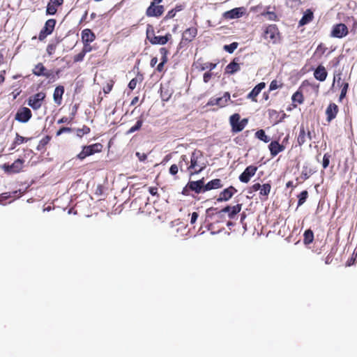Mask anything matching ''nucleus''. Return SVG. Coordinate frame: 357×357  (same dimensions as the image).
Masks as SVG:
<instances>
[{"label":"nucleus","instance_id":"obj_1","mask_svg":"<svg viewBox=\"0 0 357 357\" xmlns=\"http://www.w3.org/2000/svg\"><path fill=\"white\" fill-rule=\"evenodd\" d=\"M202 157V153L199 150H195L192 153L190 156V165L187 167L188 170L192 169H195V172H192L191 174H199L206 167V165L204 163L201 165L199 162V159H201Z\"/></svg>","mask_w":357,"mask_h":357},{"label":"nucleus","instance_id":"obj_2","mask_svg":"<svg viewBox=\"0 0 357 357\" xmlns=\"http://www.w3.org/2000/svg\"><path fill=\"white\" fill-rule=\"evenodd\" d=\"M240 119L241 116L238 114H234L230 116L229 122L233 132H239L247 126L248 123V119Z\"/></svg>","mask_w":357,"mask_h":357},{"label":"nucleus","instance_id":"obj_3","mask_svg":"<svg viewBox=\"0 0 357 357\" xmlns=\"http://www.w3.org/2000/svg\"><path fill=\"white\" fill-rule=\"evenodd\" d=\"M102 145L100 143L93 144L89 146H84L82 151L77 155L79 160H84L86 157L93 155L96 153L100 152Z\"/></svg>","mask_w":357,"mask_h":357},{"label":"nucleus","instance_id":"obj_4","mask_svg":"<svg viewBox=\"0 0 357 357\" xmlns=\"http://www.w3.org/2000/svg\"><path fill=\"white\" fill-rule=\"evenodd\" d=\"M45 98V93L43 92H39L29 98L28 105L33 109H38L43 103V100Z\"/></svg>","mask_w":357,"mask_h":357},{"label":"nucleus","instance_id":"obj_5","mask_svg":"<svg viewBox=\"0 0 357 357\" xmlns=\"http://www.w3.org/2000/svg\"><path fill=\"white\" fill-rule=\"evenodd\" d=\"M24 160L23 159H17L11 165L4 164L2 166V169L7 173L15 174L19 173L22 169Z\"/></svg>","mask_w":357,"mask_h":357},{"label":"nucleus","instance_id":"obj_6","mask_svg":"<svg viewBox=\"0 0 357 357\" xmlns=\"http://www.w3.org/2000/svg\"><path fill=\"white\" fill-rule=\"evenodd\" d=\"M32 114L28 107H20L15 114V119L21 123H26L31 118Z\"/></svg>","mask_w":357,"mask_h":357},{"label":"nucleus","instance_id":"obj_7","mask_svg":"<svg viewBox=\"0 0 357 357\" xmlns=\"http://www.w3.org/2000/svg\"><path fill=\"white\" fill-rule=\"evenodd\" d=\"M188 188L190 189L191 191L195 192L196 194L205 192V181L204 178H202L198 181H190L188 183Z\"/></svg>","mask_w":357,"mask_h":357},{"label":"nucleus","instance_id":"obj_8","mask_svg":"<svg viewBox=\"0 0 357 357\" xmlns=\"http://www.w3.org/2000/svg\"><path fill=\"white\" fill-rule=\"evenodd\" d=\"M197 29L195 27H190L187 29L182 35L181 41L179 43L180 48L182 47V45L185 43L191 42L197 36Z\"/></svg>","mask_w":357,"mask_h":357},{"label":"nucleus","instance_id":"obj_9","mask_svg":"<svg viewBox=\"0 0 357 357\" xmlns=\"http://www.w3.org/2000/svg\"><path fill=\"white\" fill-rule=\"evenodd\" d=\"M257 170V167L254 165H250L247 167L239 176V180L242 183H248L250 180V178L255 174Z\"/></svg>","mask_w":357,"mask_h":357},{"label":"nucleus","instance_id":"obj_10","mask_svg":"<svg viewBox=\"0 0 357 357\" xmlns=\"http://www.w3.org/2000/svg\"><path fill=\"white\" fill-rule=\"evenodd\" d=\"M163 12V6H156L155 2H151V5L146 9V15L148 17H159L162 15Z\"/></svg>","mask_w":357,"mask_h":357},{"label":"nucleus","instance_id":"obj_11","mask_svg":"<svg viewBox=\"0 0 357 357\" xmlns=\"http://www.w3.org/2000/svg\"><path fill=\"white\" fill-rule=\"evenodd\" d=\"M348 33V29L344 24H338L333 26L331 36L335 38H341Z\"/></svg>","mask_w":357,"mask_h":357},{"label":"nucleus","instance_id":"obj_12","mask_svg":"<svg viewBox=\"0 0 357 357\" xmlns=\"http://www.w3.org/2000/svg\"><path fill=\"white\" fill-rule=\"evenodd\" d=\"M278 33V29L276 25H269L264 31V38L266 39H270L273 43H275Z\"/></svg>","mask_w":357,"mask_h":357},{"label":"nucleus","instance_id":"obj_13","mask_svg":"<svg viewBox=\"0 0 357 357\" xmlns=\"http://www.w3.org/2000/svg\"><path fill=\"white\" fill-rule=\"evenodd\" d=\"M236 191L237 190L234 187L229 186L220 192L219 197L217 199V201L218 202L228 201L231 198V197Z\"/></svg>","mask_w":357,"mask_h":357},{"label":"nucleus","instance_id":"obj_14","mask_svg":"<svg viewBox=\"0 0 357 357\" xmlns=\"http://www.w3.org/2000/svg\"><path fill=\"white\" fill-rule=\"evenodd\" d=\"M241 70L238 58H234L225 68V73L234 75Z\"/></svg>","mask_w":357,"mask_h":357},{"label":"nucleus","instance_id":"obj_15","mask_svg":"<svg viewBox=\"0 0 357 357\" xmlns=\"http://www.w3.org/2000/svg\"><path fill=\"white\" fill-rule=\"evenodd\" d=\"M338 107L335 103L331 102L326 109V121L329 123L333 120L338 112Z\"/></svg>","mask_w":357,"mask_h":357},{"label":"nucleus","instance_id":"obj_16","mask_svg":"<svg viewBox=\"0 0 357 357\" xmlns=\"http://www.w3.org/2000/svg\"><path fill=\"white\" fill-rule=\"evenodd\" d=\"M63 0H50L47 6L46 14L53 15L56 13L57 7L63 4Z\"/></svg>","mask_w":357,"mask_h":357},{"label":"nucleus","instance_id":"obj_17","mask_svg":"<svg viewBox=\"0 0 357 357\" xmlns=\"http://www.w3.org/2000/svg\"><path fill=\"white\" fill-rule=\"evenodd\" d=\"M268 149L272 157L276 156L279 153L284 150V146L280 144L278 141H273L268 145Z\"/></svg>","mask_w":357,"mask_h":357},{"label":"nucleus","instance_id":"obj_18","mask_svg":"<svg viewBox=\"0 0 357 357\" xmlns=\"http://www.w3.org/2000/svg\"><path fill=\"white\" fill-rule=\"evenodd\" d=\"M328 73L324 66L319 65L314 72V76L316 79L324 82L327 77Z\"/></svg>","mask_w":357,"mask_h":357},{"label":"nucleus","instance_id":"obj_19","mask_svg":"<svg viewBox=\"0 0 357 357\" xmlns=\"http://www.w3.org/2000/svg\"><path fill=\"white\" fill-rule=\"evenodd\" d=\"M243 8H235L224 13V17L226 19H236L242 16L243 13Z\"/></svg>","mask_w":357,"mask_h":357},{"label":"nucleus","instance_id":"obj_20","mask_svg":"<svg viewBox=\"0 0 357 357\" xmlns=\"http://www.w3.org/2000/svg\"><path fill=\"white\" fill-rule=\"evenodd\" d=\"M171 38L172 35L170 33H167L164 36H153L149 41L153 45H165Z\"/></svg>","mask_w":357,"mask_h":357},{"label":"nucleus","instance_id":"obj_21","mask_svg":"<svg viewBox=\"0 0 357 357\" xmlns=\"http://www.w3.org/2000/svg\"><path fill=\"white\" fill-rule=\"evenodd\" d=\"M266 84L264 82H260L256 85L252 90L248 93V98L251 99L252 101H257L255 98L259 95L263 89H264Z\"/></svg>","mask_w":357,"mask_h":357},{"label":"nucleus","instance_id":"obj_22","mask_svg":"<svg viewBox=\"0 0 357 357\" xmlns=\"http://www.w3.org/2000/svg\"><path fill=\"white\" fill-rule=\"evenodd\" d=\"M95 38V34L91 29H85L82 31V40L83 43H91Z\"/></svg>","mask_w":357,"mask_h":357},{"label":"nucleus","instance_id":"obj_23","mask_svg":"<svg viewBox=\"0 0 357 357\" xmlns=\"http://www.w3.org/2000/svg\"><path fill=\"white\" fill-rule=\"evenodd\" d=\"M64 93V87L63 86H58L55 88L53 98L54 101L57 105H61L62 100V96Z\"/></svg>","mask_w":357,"mask_h":357},{"label":"nucleus","instance_id":"obj_24","mask_svg":"<svg viewBox=\"0 0 357 357\" xmlns=\"http://www.w3.org/2000/svg\"><path fill=\"white\" fill-rule=\"evenodd\" d=\"M222 187V181L220 178H215L207 183H205V190L208 191L211 190L218 189Z\"/></svg>","mask_w":357,"mask_h":357},{"label":"nucleus","instance_id":"obj_25","mask_svg":"<svg viewBox=\"0 0 357 357\" xmlns=\"http://www.w3.org/2000/svg\"><path fill=\"white\" fill-rule=\"evenodd\" d=\"M313 18V13L310 10H307L301 20L299 21L300 25H305L312 21Z\"/></svg>","mask_w":357,"mask_h":357},{"label":"nucleus","instance_id":"obj_26","mask_svg":"<svg viewBox=\"0 0 357 357\" xmlns=\"http://www.w3.org/2000/svg\"><path fill=\"white\" fill-rule=\"evenodd\" d=\"M307 135L303 125L300 126L299 134L297 138V142L299 146H302L306 142Z\"/></svg>","mask_w":357,"mask_h":357},{"label":"nucleus","instance_id":"obj_27","mask_svg":"<svg viewBox=\"0 0 357 357\" xmlns=\"http://www.w3.org/2000/svg\"><path fill=\"white\" fill-rule=\"evenodd\" d=\"M47 70L46 68L43 65L42 63H39L35 66L33 69L32 70V73L33 75L36 76H43Z\"/></svg>","mask_w":357,"mask_h":357},{"label":"nucleus","instance_id":"obj_28","mask_svg":"<svg viewBox=\"0 0 357 357\" xmlns=\"http://www.w3.org/2000/svg\"><path fill=\"white\" fill-rule=\"evenodd\" d=\"M55 25L56 20L54 19H50L46 21L43 29H44V31H47V33H52L54 31Z\"/></svg>","mask_w":357,"mask_h":357},{"label":"nucleus","instance_id":"obj_29","mask_svg":"<svg viewBox=\"0 0 357 357\" xmlns=\"http://www.w3.org/2000/svg\"><path fill=\"white\" fill-rule=\"evenodd\" d=\"M303 237H304L303 243L305 245H308V244L312 243V241L314 240V233L310 229H308L305 231Z\"/></svg>","mask_w":357,"mask_h":357},{"label":"nucleus","instance_id":"obj_30","mask_svg":"<svg viewBox=\"0 0 357 357\" xmlns=\"http://www.w3.org/2000/svg\"><path fill=\"white\" fill-rule=\"evenodd\" d=\"M172 95V91L167 88L161 86L160 88V97L162 101H168Z\"/></svg>","mask_w":357,"mask_h":357},{"label":"nucleus","instance_id":"obj_31","mask_svg":"<svg viewBox=\"0 0 357 357\" xmlns=\"http://www.w3.org/2000/svg\"><path fill=\"white\" fill-rule=\"evenodd\" d=\"M19 192V195L17 197H19L21 195V192L20 190H15L13 192H4L0 195V204H3V201L8 199V198L11 197H15L16 195Z\"/></svg>","mask_w":357,"mask_h":357},{"label":"nucleus","instance_id":"obj_32","mask_svg":"<svg viewBox=\"0 0 357 357\" xmlns=\"http://www.w3.org/2000/svg\"><path fill=\"white\" fill-rule=\"evenodd\" d=\"M314 171L310 168L307 165H305L303 167V169L301 172V178L305 181L309 178V177L313 174Z\"/></svg>","mask_w":357,"mask_h":357},{"label":"nucleus","instance_id":"obj_33","mask_svg":"<svg viewBox=\"0 0 357 357\" xmlns=\"http://www.w3.org/2000/svg\"><path fill=\"white\" fill-rule=\"evenodd\" d=\"M242 204H238L236 206H231V210L229 211V213L228 214V217L230 219L234 218V217L241 211Z\"/></svg>","mask_w":357,"mask_h":357},{"label":"nucleus","instance_id":"obj_34","mask_svg":"<svg viewBox=\"0 0 357 357\" xmlns=\"http://www.w3.org/2000/svg\"><path fill=\"white\" fill-rule=\"evenodd\" d=\"M222 98H211L208 103L207 105L208 106H213V105H218L220 107L225 106V102H222Z\"/></svg>","mask_w":357,"mask_h":357},{"label":"nucleus","instance_id":"obj_35","mask_svg":"<svg viewBox=\"0 0 357 357\" xmlns=\"http://www.w3.org/2000/svg\"><path fill=\"white\" fill-rule=\"evenodd\" d=\"M255 137L265 143H267L270 141V137L266 135L264 130H257L255 132Z\"/></svg>","mask_w":357,"mask_h":357},{"label":"nucleus","instance_id":"obj_36","mask_svg":"<svg viewBox=\"0 0 357 357\" xmlns=\"http://www.w3.org/2000/svg\"><path fill=\"white\" fill-rule=\"evenodd\" d=\"M142 123H143V120L140 118L139 119L137 120V121L136 122V123L132 126L127 132H126V134L127 135H130L137 130H139L142 126Z\"/></svg>","mask_w":357,"mask_h":357},{"label":"nucleus","instance_id":"obj_37","mask_svg":"<svg viewBox=\"0 0 357 357\" xmlns=\"http://www.w3.org/2000/svg\"><path fill=\"white\" fill-rule=\"evenodd\" d=\"M291 100H292V102H297L298 104H302L303 102V96L302 94V93L299 91H297L296 92H295L292 97H291Z\"/></svg>","mask_w":357,"mask_h":357},{"label":"nucleus","instance_id":"obj_38","mask_svg":"<svg viewBox=\"0 0 357 357\" xmlns=\"http://www.w3.org/2000/svg\"><path fill=\"white\" fill-rule=\"evenodd\" d=\"M341 93L339 97V101L341 102L342 99H344L346 97L347 90L349 89V83L348 82H342L340 85Z\"/></svg>","mask_w":357,"mask_h":357},{"label":"nucleus","instance_id":"obj_39","mask_svg":"<svg viewBox=\"0 0 357 357\" xmlns=\"http://www.w3.org/2000/svg\"><path fill=\"white\" fill-rule=\"evenodd\" d=\"M51 137L49 135L44 137L38 143L37 146V150L41 151L45 146L50 142Z\"/></svg>","mask_w":357,"mask_h":357},{"label":"nucleus","instance_id":"obj_40","mask_svg":"<svg viewBox=\"0 0 357 357\" xmlns=\"http://www.w3.org/2000/svg\"><path fill=\"white\" fill-rule=\"evenodd\" d=\"M308 197V192L307 190H303L298 195V206H300L301 205H303L307 198Z\"/></svg>","mask_w":357,"mask_h":357},{"label":"nucleus","instance_id":"obj_41","mask_svg":"<svg viewBox=\"0 0 357 357\" xmlns=\"http://www.w3.org/2000/svg\"><path fill=\"white\" fill-rule=\"evenodd\" d=\"M238 43L237 42H233L229 45H225L223 47L224 50L229 54H232L235 50L238 47Z\"/></svg>","mask_w":357,"mask_h":357},{"label":"nucleus","instance_id":"obj_42","mask_svg":"<svg viewBox=\"0 0 357 357\" xmlns=\"http://www.w3.org/2000/svg\"><path fill=\"white\" fill-rule=\"evenodd\" d=\"M188 157L185 155H181V160H180L179 164H178L181 171H182V172L185 171L184 167H185L187 169V167H188Z\"/></svg>","mask_w":357,"mask_h":357},{"label":"nucleus","instance_id":"obj_43","mask_svg":"<svg viewBox=\"0 0 357 357\" xmlns=\"http://www.w3.org/2000/svg\"><path fill=\"white\" fill-rule=\"evenodd\" d=\"M271 186L269 183H265L261 185L259 194L263 196H268L270 193Z\"/></svg>","mask_w":357,"mask_h":357},{"label":"nucleus","instance_id":"obj_44","mask_svg":"<svg viewBox=\"0 0 357 357\" xmlns=\"http://www.w3.org/2000/svg\"><path fill=\"white\" fill-rule=\"evenodd\" d=\"M90 132V128L84 126L82 128H77L76 130V135L79 137H82L84 135L88 134Z\"/></svg>","mask_w":357,"mask_h":357},{"label":"nucleus","instance_id":"obj_45","mask_svg":"<svg viewBox=\"0 0 357 357\" xmlns=\"http://www.w3.org/2000/svg\"><path fill=\"white\" fill-rule=\"evenodd\" d=\"M160 52L162 55L161 62L166 63L167 62V54L168 51L166 48L162 47L160 49Z\"/></svg>","mask_w":357,"mask_h":357},{"label":"nucleus","instance_id":"obj_46","mask_svg":"<svg viewBox=\"0 0 357 357\" xmlns=\"http://www.w3.org/2000/svg\"><path fill=\"white\" fill-rule=\"evenodd\" d=\"M27 140H28V139H26L22 136H20L18 133H16V137L13 142V144L19 145L24 142H26Z\"/></svg>","mask_w":357,"mask_h":357},{"label":"nucleus","instance_id":"obj_47","mask_svg":"<svg viewBox=\"0 0 357 357\" xmlns=\"http://www.w3.org/2000/svg\"><path fill=\"white\" fill-rule=\"evenodd\" d=\"M43 77L50 79V82H54L56 79V75L52 70H46Z\"/></svg>","mask_w":357,"mask_h":357},{"label":"nucleus","instance_id":"obj_48","mask_svg":"<svg viewBox=\"0 0 357 357\" xmlns=\"http://www.w3.org/2000/svg\"><path fill=\"white\" fill-rule=\"evenodd\" d=\"M216 63L207 62L203 64L201 69L202 70H205L207 69H208L209 70H212L216 67Z\"/></svg>","mask_w":357,"mask_h":357},{"label":"nucleus","instance_id":"obj_49","mask_svg":"<svg viewBox=\"0 0 357 357\" xmlns=\"http://www.w3.org/2000/svg\"><path fill=\"white\" fill-rule=\"evenodd\" d=\"M331 155L325 153L323 157L322 166L324 169L327 168L330 163Z\"/></svg>","mask_w":357,"mask_h":357},{"label":"nucleus","instance_id":"obj_50","mask_svg":"<svg viewBox=\"0 0 357 357\" xmlns=\"http://www.w3.org/2000/svg\"><path fill=\"white\" fill-rule=\"evenodd\" d=\"M155 36L153 26L148 24L146 28V38L149 40L150 38Z\"/></svg>","mask_w":357,"mask_h":357},{"label":"nucleus","instance_id":"obj_51","mask_svg":"<svg viewBox=\"0 0 357 357\" xmlns=\"http://www.w3.org/2000/svg\"><path fill=\"white\" fill-rule=\"evenodd\" d=\"M356 256H357V251L356 252V250H355L353 252L351 258H350L349 259L347 260V261L346 263V266H350L353 265L355 262Z\"/></svg>","mask_w":357,"mask_h":357},{"label":"nucleus","instance_id":"obj_52","mask_svg":"<svg viewBox=\"0 0 357 357\" xmlns=\"http://www.w3.org/2000/svg\"><path fill=\"white\" fill-rule=\"evenodd\" d=\"M341 80V73L335 74L333 77V82L332 86H333L335 83L337 82V85L340 86L341 84L343 82Z\"/></svg>","mask_w":357,"mask_h":357},{"label":"nucleus","instance_id":"obj_53","mask_svg":"<svg viewBox=\"0 0 357 357\" xmlns=\"http://www.w3.org/2000/svg\"><path fill=\"white\" fill-rule=\"evenodd\" d=\"M85 55H86V54L83 51H81L79 54H77V55H75L74 56V61L75 62L82 61L84 59Z\"/></svg>","mask_w":357,"mask_h":357},{"label":"nucleus","instance_id":"obj_54","mask_svg":"<svg viewBox=\"0 0 357 357\" xmlns=\"http://www.w3.org/2000/svg\"><path fill=\"white\" fill-rule=\"evenodd\" d=\"M261 188V185L260 183H255L250 188V193H252L253 192H257L258 190H260Z\"/></svg>","mask_w":357,"mask_h":357},{"label":"nucleus","instance_id":"obj_55","mask_svg":"<svg viewBox=\"0 0 357 357\" xmlns=\"http://www.w3.org/2000/svg\"><path fill=\"white\" fill-rule=\"evenodd\" d=\"M55 49H56V45L51 43L47 45L46 50H47V54L50 56L53 54Z\"/></svg>","mask_w":357,"mask_h":357},{"label":"nucleus","instance_id":"obj_56","mask_svg":"<svg viewBox=\"0 0 357 357\" xmlns=\"http://www.w3.org/2000/svg\"><path fill=\"white\" fill-rule=\"evenodd\" d=\"M72 131V128L68 127H62L61 128L56 132V135H61L63 133L65 132H70Z\"/></svg>","mask_w":357,"mask_h":357},{"label":"nucleus","instance_id":"obj_57","mask_svg":"<svg viewBox=\"0 0 357 357\" xmlns=\"http://www.w3.org/2000/svg\"><path fill=\"white\" fill-rule=\"evenodd\" d=\"M135 155L137 157V158L139 159V160L141 162L146 160L147 158V155L144 153L137 152L135 153Z\"/></svg>","mask_w":357,"mask_h":357},{"label":"nucleus","instance_id":"obj_58","mask_svg":"<svg viewBox=\"0 0 357 357\" xmlns=\"http://www.w3.org/2000/svg\"><path fill=\"white\" fill-rule=\"evenodd\" d=\"M279 88V84L277 80H273L269 85V91H273Z\"/></svg>","mask_w":357,"mask_h":357},{"label":"nucleus","instance_id":"obj_59","mask_svg":"<svg viewBox=\"0 0 357 357\" xmlns=\"http://www.w3.org/2000/svg\"><path fill=\"white\" fill-rule=\"evenodd\" d=\"M178 165L174 164L169 168V173L172 175H176L178 172Z\"/></svg>","mask_w":357,"mask_h":357},{"label":"nucleus","instance_id":"obj_60","mask_svg":"<svg viewBox=\"0 0 357 357\" xmlns=\"http://www.w3.org/2000/svg\"><path fill=\"white\" fill-rule=\"evenodd\" d=\"M50 34V33H47V31H44V29H42L41 31H40V33L38 36V39L40 40H43Z\"/></svg>","mask_w":357,"mask_h":357},{"label":"nucleus","instance_id":"obj_61","mask_svg":"<svg viewBox=\"0 0 357 357\" xmlns=\"http://www.w3.org/2000/svg\"><path fill=\"white\" fill-rule=\"evenodd\" d=\"M50 34V33H47V31H44V29H42L41 31H40V33L38 36V39L40 40H43Z\"/></svg>","mask_w":357,"mask_h":357},{"label":"nucleus","instance_id":"obj_62","mask_svg":"<svg viewBox=\"0 0 357 357\" xmlns=\"http://www.w3.org/2000/svg\"><path fill=\"white\" fill-rule=\"evenodd\" d=\"M212 77V73L210 72H206L204 74L203 80L205 83H207L209 82L210 79Z\"/></svg>","mask_w":357,"mask_h":357},{"label":"nucleus","instance_id":"obj_63","mask_svg":"<svg viewBox=\"0 0 357 357\" xmlns=\"http://www.w3.org/2000/svg\"><path fill=\"white\" fill-rule=\"evenodd\" d=\"M137 79H136L135 78L132 79L130 81L129 84H128V87H129V89H131V90L135 89V87H136V85H137Z\"/></svg>","mask_w":357,"mask_h":357},{"label":"nucleus","instance_id":"obj_64","mask_svg":"<svg viewBox=\"0 0 357 357\" xmlns=\"http://www.w3.org/2000/svg\"><path fill=\"white\" fill-rule=\"evenodd\" d=\"M199 217V215L197 212H193L192 214H191V219H190V223L192 225L195 224V222L197 221V218Z\"/></svg>","mask_w":357,"mask_h":357}]
</instances>
